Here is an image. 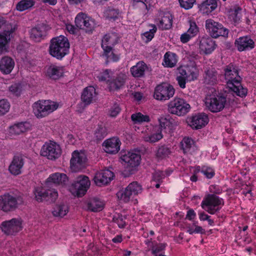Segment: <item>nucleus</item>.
<instances>
[{
  "mask_svg": "<svg viewBox=\"0 0 256 256\" xmlns=\"http://www.w3.org/2000/svg\"><path fill=\"white\" fill-rule=\"evenodd\" d=\"M22 220L20 218H12L2 222L1 229L7 235L14 234L22 230Z\"/></svg>",
  "mask_w": 256,
  "mask_h": 256,
  "instance_id": "nucleus-15",
  "label": "nucleus"
},
{
  "mask_svg": "<svg viewBox=\"0 0 256 256\" xmlns=\"http://www.w3.org/2000/svg\"><path fill=\"white\" fill-rule=\"evenodd\" d=\"M120 12L118 9L108 8L104 12V16L108 19H115L119 15Z\"/></svg>",
  "mask_w": 256,
  "mask_h": 256,
  "instance_id": "nucleus-49",
  "label": "nucleus"
},
{
  "mask_svg": "<svg viewBox=\"0 0 256 256\" xmlns=\"http://www.w3.org/2000/svg\"><path fill=\"white\" fill-rule=\"evenodd\" d=\"M180 6L182 8L188 10L192 8L196 3V0H178Z\"/></svg>",
  "mask_w": 256,
  "mask_h": 256,
  "instance_id": "nucleus-53",
  "label": "nucleus"
},
{
  "mask_svg": "<svg viewBox=\"0 0 256 256\" xmlns=\"http://www.w3.org/2000/svg\"><path fill=\"white\" fill-rule=\"evenodd\" d=\"M90 184L88 176H80L76 178V181L72 183L70 188L72 192L78 196H84Z\"/></svg>",
  "mask_w": 256,
  "mask_h": 256,
  "instance_id": "nucleus-12",
  "label": "nucleus"
},
{
  "mask_svg": "<svg viewBox=\"0 0 256 256\" xmlns=\"http://www.w3.org/2000/svg\"><path fill=\"white\" fill-rule=\"evenodd\" d=\"M69 211L68 204L64 203L57 204L54 208L52 214L55 217L63 218Z\"/></svg>",
  "mask_w": 256,
  "mask_h": 256,
  "instance_id": "nucleus-38",
  "label": "nucleus"
},
{
  "mask_svg": "<svg viewBox=\"0 0 256 256\" xmlns=\"http://www.w3.org/2000/svg\"><path fill=\"white\" fill-rule=\"evenodd\" d=\"M198 28L194 22H190V28L187 32L192 37L194 36L198 32Z\"/></svg>",
  "mask_w": 256,
  "mask_h": 256,
  "instance_id": "nucleus-57",
  "label": "nucleus"
},
{
  "mask_svg": "<svg viewBox=\"0 0 256 256\" xmlns=\"http://www.w3.org/2000/svg\"><path fill=\"white\" fill-rule=\"evenodd\" d=\"M163 137L161 128L156 126L153 128L152 131L150 134L144 137V140L150 142H156L161 140Z\"/></svg>",
  "mask_w": 256,
  "mask_h": 256,
  "instance_id": "nucleus-35",
  "label": "nucleus"
},
{
  "mask_svg": "<svg viewBox=\"0 0 256 256\" xmlns=\"http://www.w3.org/2000/svg\"><path fill=\"white\" fill-rule=\"evenodd\" d=\"M170 150L166 146H160L156 152V156L158 158H163L168 156L170 154Z\"/></svg>",
  "mask_w": 256,
  "mask_h": 256,
  "instance_id": "nucleus-48",
  "label": "nucleus"
},
{
  "mask_svg": "<svg viewBox=\"0 0 256 256\" xmlns=\"http://www.w3.org/2000/svg\"><path fill=\"white\" fill-rule=\"evenodd\" d=\"M224 204V200L214 194H208L202 202L204 209L210 214H214Z\"/></svg>",
  "mask_w": 256,
  "mask_h": 256,
  "instance_id": "nucleus-8",
  "label": "nucleus"
},
{
  "mask_svg": "<svg viewBox=\"0 0 256 256\" xmlns=\"http://www.w3.org/2000/svg\"><path fill=\"white\" fill-rule=\"evenodd\" d=\"M24 161V156L21 154L14 156L8 167L10 172L14 176L20 174L22 172Z\"/></svg>",
  "mask_w": 256,
  "mask_h": 256,
  "instance_id": "nucleus-19",
  "label": "nucleus"
},
{
  "mask_svg": "<svg viewBox=\"0 0 256 256\" xmlns=\"http://www.w3.org/2000/svg\"><path fill=\"white\" fill-rule=\"evenodd\" d=\"M75 23L78 28L86 31H92L95 27L94 21L83 13L77 15L75 18Z\"/></svg>",
  "mask_w": 256,
  "mask_h": 256,
  "instance_id": "nucleus-17",
  "label": "nucleus"
},
{
  "mask_svg": "<svg viewBox=\"0 0 256 256\" xmlns=\"http://www.w3.org/2000/svg\"><path fill=\"white\" fill-rule=\"evenodd\" d=\"M147 69L146 64L143 61H140L130 68V72L133 76L140 78L144 76Z\"/></svg>",
  "mask_w": 256,
  "mask_h": 256,
  "instance_id": "nucleus-34",
  "label": "nucleus"
},
{
  "mask_svg": "<svg viewBox=\"0 0 256 256\" xmlns=\"http://www.w3.org/2000/svg\"><path fill=\"white\" fill-rule=\"evenodd\" d=\"M174 92V89L172 85L162 83L156 87L154 97L157 100H166L172 97Z\"/></svg>",
  "mask_w": 256,
  "mask_h": 256,
  "instance_id": "nucleus-13",
  "label": "nucleus"
},
{
  "mask_svg": "<svg viewBox=\"0 0 256 256\" xmlns=\"http://www.w3.org/2000/svg\"><path fill=\"white\" fill-rule=\"evenodd\" d=\"M106 128L104 126H98L94 132L96 138L98 140L103 139L106 135Z\"/></svg>",
  "mask_w": 256,
  "mask_h": 256,
  "instance_id": "nucleus-52",
  "label": "nucleus"
},
{
  "mask_svg": "<svg viewBox=\"0 0 256 256\" xmlns=\"http://www.w3.org/2000/svg\"><path fill=\"white\" fill-rule=\"evenodd\" d=\"M113 221L120 228H124L126 224L124 216L122 215L118 214L114 216L113 218Z\"/></svg>",
  "mask_w": 256,
  "mask_h": 256,
  "instance_id": "nucleus-58",
  "label": "nucleus"
},
{
  "mask_svg": "<svg viewBox=\"0 0 256 256\" xmlns=\"http://www.w3.org/2000/svg\"><path fill=\"white\" fill-rule=\"evenodd\" d=\"M24 202L20 196H14L9 194L0 196V209L4 212L15 210Z\"/></svg>",
  "mask_w": 256,
  "mask_h": 256,
  "instance_id": "nucleus-4",
  "label": "nucleus"
},
{
  "mask_svg": "<svg viewBox=\"0 0 256 256\" xmlns=\"http://www.w3.org/2000/svg\"><path fill=\"white\" fill-rule=\"evenodd\" d=\"M104 206V203L98 198H92L87 202L88 209L94 212H97L102 210Z\"/></svg>",
  "mask_w": 256,
  "mask_h": 256,
  "instance_id": "nucleus-36",
  "label": "nucleus"
},
{
  "mask_svg": "<svg viewBox=\"0 0 256 256\" xmlns=\"http://www.w3.org/2000/svg\"><path fill=\"white\" fill-rule=\"evenodd\" d=\"M69 48L70 44L68 38L60 36L51 40L49 52L53 57L60 60L68 54Z\"/></svg>",
  "mask_w": 256,
  "mask_h": 256,
  "instance_id": "nucleus-2",
  "label": "nucleus"
},
{
  "mask_svg": "<svg viewBox=\"0 0 256 256\" xmlns=\"http://www.w3.org/2000/svg\"><path fill=\"white\" fill-rule=\"evenodd\" d=\"M10 91L16 96H19L22 92V86L19 84H12L9 88Z\"/></svg>",
  "mask_w": 256,
  "mask_h": 256,
  "instance_id": "nucleus-55",
  "label": "nucleus"
},
{
  "mask_svg": "<svg viewBox=\"0 0 256 256\" xmlns=\"http://www.w3.org/2000/svg\"><path fill=\"white\" fill-rule=\"evenodd\" d=\"M66 174L62 173L56 172L51 174L46 180V184L48 186L51 184H64L67 180Z\"/></svg>",
  "mask_w": 256,
  "mask_h": 256,
  "instance_id": "nucleus-33",
  "label": "nucleus"
},
{
  "mask_svg": "<svg viewBox=\"0 0 256 256\" xmlns=\"http://www.w3.org/2000/svg\"><path fill=\"white\" fill-rule=\"evenodd\" d=\"M118 40V36L115 32L106 34L102 42V47L104 50V56L106 58L108 61L116 62L119 56L114 54L112 51V47L116 44Z\"/></svg>",
  "mask_w": 256,
  "mask_h": 256,
  "instance_id": "nucleus-3",
  "label": "nucleus"
},
{
  "mask_svg": "<svg viewBox=\"0 0 256 256\" xmlns=\"http://www.w3.org/2000/svg\"><path fill=\"white\" fill-rule=\"evenodd\" d=\"M200 171L208 178H211L214 175V170L210 167L204 166Z\"/></svg>",
  "mask_w": 256,
  "mask_h": 256,
  "instance_id": "nucleus-54",
  "label": "nucleus"
},
{
  "mask_svg": "<svg viewBox=\"0 0 256 256\" xmlns=\"http://www.w3.org/2000/svg\"><path fill=\"white\" fill-rule=\"evenodd\" d=\"M58 197V193L54 188L46 190V201L50 202H54Z\"/></svg>",
  "mask_w": 256,
  "mask_h": 256,
  "instance_id": "nucleus-44",
  "label": "nucleus"
},
{
  "mask_svg": "<svg viewBox=\"0 0 256 256\" xmlns=\"http://www.w3.org/2000/svg\"><path fill=\"white\" fill-rule=\"evenodd\" d=\"M30 128V124L27 122H22L14 124L10 128L9 132L11 135H19Z\"/></svg>",
  "mask_w": 256,
  "mask_h": 256,
  "instance_id": "nucleus-32",
  "label": "nucleus"
},
{
  "mask_svg": "<svg viewBox=\"0 0 256 256\" xmlns=\"http://www.w3.org/2000/svg\"><path fill=\"white\" fill-rule=\"evenodd\" d=\"M47 30L46 26L44 24H38L31 29L30 34V38L34 42H40L45 35Z\"/></svg>",
  "mask_w": 256,
  "mask_h": 256,
  "instance_id": "nucleus-26",
  "label": "nucleus"
},
{
  "mask_svg": "<svg viewBox=\"0 0 256 256\" xmlns=\"http://www.w3.org/2000/svg\"><path fill=\"white\" fill-rule=\"evenodd\" d=\"M178 62L177 56L172 52H167L165 54L164 58L162 64L167 68H173L176 66Z\"/></svg>",
  "mask_w": 256,
  "mask_h": 256,
  "instance_id": "nucleus-39",
  "label": "nucleus"
},
{
  "mask_svg": "<svg viewBox=\"0 0 256 256\" xmlns=\"http://www.w3.org/2000/svg\"><path fill=\"white\" fill-rule=\"evenodd\" d=\"M152 26V29L150 30L149 32H145L144 34V36L146 38L147 41L150 40L154 38V33L156 32V28L154 26Z\"/></svg>",
  "mask_w": 256,
  "mask_h": 256,
  "instance_id": "nucleus-59",
  "label": "nucleus"
},
{
  "mask_svg": "<svg viewBox=\"0 0 256 256\" xmlns=\"http://www.w3.org/2000/svg\"><path fill=\"white\" fill-rule=\"evenodd\" d=\"M126 76L124 73L120 72L116 76H112L108 83V88L110 91H114L120 89L124 86Z\"/></svg>",
  "mask_w": 256,
  "mask_h": 256,
  "instance_id": "nucleus-23",
  "label": "nucleus"
},
{
  "mask_svg": "<svg viewBox=\"0 0 256 256\" xmlns=\"http://www.w3.org/2000/svg\"><path fill=\"white\" fill-rule=\"evenodd\" d=\"M181 145L184 153L192 154L197 150L194 140L189 138H184L181 142Z\"/></svg>",
  "mask_w": 256,
  "mask_h": 256,
  "instance_id": "nucleus-37",
  "label": "nucleus"
},
{
  "mask_svg": "<svg viewBox=\"0 0 256 256\" xmlns=\"http://www.w3.org/2000/svg\"><path fill=\"white\" fill-rule=\"evenodd\" d=\"M190 108L189 104L184 100L176 98L170 101L168 105V112L174 114L181 116L186 114L188 112Z\"/></svg>",
  "mask_w": 256,
  "mask_h": 256,
  "instance_id": "nucleus-10",
  "label": "nucleus"
},
{
  "mask_svg": "<svg viewBox=\"0 0 256 256\" xmlns=\"http://www.w3.org/2000/svg\"><path fill=\"white\" fill-rule=\"evenodd\" d=\"M14 66V60L9 56H4L0 60V70L4 74H10Z\"/></svg>",
  "mask_w": 256,
  "mask_h": 256,
  "instance_id": "nucleus-31",
  "label": "nucleus"
},
{
  "mask_svg": "<svg viewBox=\"0 0 256 256\" xmlns=\"http://www.w3.org/2000/svg\"><path fill=\"white\" fill-rule=\"evenodd\" d=\"M178 76L182 78H186L187 67L180 66L178 69Z\"/></svg>",
  "mask_w": 256,
  "mask_h": 256,
  "instance_id": "nucleus-61",
  "label": "nucleus"
},
{
  "mask_svg": "<svg viewBox=\"0 0 256 256\" xmlns=\"http://www.w3.org/2000/svg\"><path fill=\"white\" fill-rule=\"evenodd\" d=\"M224 75L228 87L237 96L244 97L246 95L247 90L241 85L242 78L236 67L231 64L227 66L225 69Z\"/></svg>",
  "mask_w": 256,
  "mask_h": 256,
  "instance_id": "nucleus-1",
  "label": "nucleus"
},
{
  "mask_svg": "<svg viewBox=\"0 0 256 256\" xmlns=\"http://www.w3.org/2000/svg\"><path fill=\"white\" fill-rule=\"evenodd\" d=\"M142 192V186L138 182H133L127 186L124 190L120 191L116 194L120 200L128 202Z\"/></svg>",
  "mask_w": 256,
  "mask_h": 256,
  "instance_id": "nucleus-7",
  "label": "nucleus"
},
{
  "mask_svg": "<svg viewBox=\"0 0 256 256\" xmlns=\"http://www.w3.org/2000/svg\"><path fill=\"white\" fill-rule=\"evenodd\" d=\"M58 108V104L51 100H38L33 104V111L37 118L48 116Z\"/></svg>",
  "mask_w": 256,
  "mask_h": 256,
  "instance_id": "nucleus-5",
  "label": "nucleus"
},
{
  "mask_svg": "<svg viewBox=\"0 0 256 256\" xmlns=\"http://www.w3.org/2000/svg\"><path fill=\"white\" fill-rule=\"evenodd\" d=\"M176 80H178V84L180 86L184 88L186 87V80H187L186 78H182L180 76H177Z\"/></svg>",
  "mask_w": 256,
  "mask_h": 256,
  "instance_id": "nucleus-63",
  "label": "nucleus"
},
{
  "mask_svg": "<svg viewBox=\"0 0 256 256\" xmlns=\"http://www.w3.org/2000/svg\"><path fill=\"white\" fill-rule=\"evenodd\" d=\"M205 26L207 32L214 38H218L219 36L226 37L228 36V30L212 19L206 20Z\"/></svg>",
  "mask_w": 256,
  "mask_h": 256,
  "instance_id": "nucleus-9",
  "label": "nucleus"
},
{
  "mask_svg": "<svg viewBox=\"0 0 256 256\" xmlns=\"http://www.w3.org/2000/svg\"><path fill=\"white\" fill-rule=\"evenodd\" d=\"M200 50L206 54H210L216 48L215 42L209 37H202L200 42Z\"/></svg>",
  "mask_w": 256,
  "mask_h": 256,
  "instance_id": "nucleus-28",
  "label": "nucleus"
},
{
  "mask_svg": "<svg viewBox=\"0 0 256 256\" xmlns=\"http://www.w3.org/2000/svg\"><path fill=\"white\" fill-rule=\"evenodd\" d=\"M120 140L114 137L106 140L102 145L106 153L114 154L120 150Z\"/></svg>",
  "mask_w": 256,
  "mask_h": 256,
  "instance_id": "nucleus-22",
  "label": "nucleus"
},
{
  "mask_svg": "<svg viewBox=\"0 0 256 256\" xmlns=\"http://www.w3.org/2000/svg\"><path fill=\"white\" fill-rule=\"evenodd\" d=\"M164 178L162 172L160 171L156 172L152 176L153 180L160 182L162 179Z\"/></svg>",
  "mask_w": 256,
  "mask_h": 256,
  "instance_id": "nucleus-60",
  "label": "nucleus"
},
{
  "mask_svg": "<svg viewBox=\"0 0 256 256\" xmlns=\"http://www.w3.org/2000/svg\"><path fill=\"white\" fill-rule=\"evenodd\" d=\"M34 4L32 0H22L16 5V8L20 12H22L32 8Z\"/></svg>",
  "mask_w": 256,
  "mask_h": 256,
  "instance_id": "nucleus-42",
  "label": "nucleus"
},
{
  "mask_svg": "<svg viewBox=\"0 0 256 256\" xmlns=\"http://www.w3.org/2000/svg\"><path fill=\"white\" fill-rule=\"evenodd\" d=\"M208 122L206 114L204 113L198 114L192 116L189 121L190 126L195 129H200L204 126Z\"/></svg>",
  "mask_w": 256,
  "mask_h": 256,
  "instance_id": "nucleus-21",
  "label": "nucleus"
},
{
  "mask_svg": "<svg viewBox=\"0 0 256 256\" xmlns=\"http://www.w3.org/2000/svg\"><path fill=\"white\" fill-rule=\"evenodd\" d=\"M86 162L85 154L78 150L74 151L70 159V168L72 172H76L84 168Z\"/></svg>",
  "mask_w": 256,
  "mask_h": 256,
  "instance_id": "nucleus-16",
  "label": "nucleus"
},
{
  "mask_svg": "<svg viewBox=\"0 0 256 256\" xmlns=\"http://www.w3.org/2000/svg\"><path fill=\"white\" fill-rule=\"evenodd\" d=\"M112 74L113 72L110 70H106L99 74L98 78L100 81H106L108 84L110 81L113 76Z\"/></svg>",
  "mask_w": 256,
  "mask_h": 256,
  "instance_id": "nucleus-45",
  "label": "nucleus"
},
{
  "mask_svg": "<svg viewBox=\"0 0 256 256\" xmlns=\"http://www.w3.org/2000/svg\"><path fill=\"white\" fill-rule=\"evenodd\" d=\"M160 128H168L170 130H172L176 127L179 124L178 121L172 118L170 115H162L158 118Z\"/></svg>",
  "mask_w": 256,
  "mask_h": 256,
  "instance_id": "nucleus-29",
  "label": "nucleus"
},
{
  "mask_svg": "<svg viewBox=\"0 0 256 256\" xmlns=\"http://www.w3.org/2000/svg\"><path fill=\"white\" fill-rule=\"evenodd\" d=\"M46 190L42 188H38L35 190L34 195L36 200L38 202L46 200Z\"/></svg>",
  "mask_w": 256,
  "mask_h": 256,
  "instance_id": "nucleus-47",
  "label": "nucleus"
},
{
  "mask_svg": "<svg viewBox=\"0 0 256 256\" xmlns=\"http://www.w3.org/2000/svg\"><path fill=\"white\" fill-rule=\"evenodd\" d=\"M235 44L240 52L252 49L254 47V42L248 36L240 38L236 40Z\"/></svg>",
  "mask_w": 256,
  "mask_h": 256,
  "instance_id": "nucleus-27",
  "label": "nucleus"
},
{
  "mask_svg": "<svg viewBox=\"0 0 256 256\" xmlns=\"http://www.w3.org/2000/svg\"><path fill=\"white\" fill-rule=\"evenodd\" d=\"M226 102L225 97L216 94H208L204 99L206 108L212 112H218L222 110Z\"/></svg>",
  "mask_w": 256,
  "mask_h": 256,
  "instance_id": "nucleus-6",
  "label": "nucleus"
},
{
  "mask_svg": "<svg viewBox=\"0 0 256 256\" xmlns=\"http://www.w3.org/2000/svg\"><path fill=\"white\" fill-rule=\"evenodd\" d=\"M240 10L241 8H240L239 7L235 8L234 10L231 11L230 16H232L233 15H234L236 17V20H239L240 18L239 16H238V14H239Z\"/></svg>",
  "mask_w": 256,
  "mask_h": 256,
  "instance_id": "nucleus-64",
  "label": "nucleus"
},
{
  "mask_svg": "<svg viewBox=\"0 0 256 256\" xmlns=\"http://www.w3.org/2000/svg\"><path fill=\"white\" fill-rule=\"evenodd\" d=\"M219 0H206L199 6L200 10L203 14H209L218 7Z\"/></svg>",
  "mask_w": 256,
  "mask_h": 256,
  "instance_id": "nucleus-30",
  "label": "nucleus"
},
{
  "mask_svg": "<svg viewBox=\"0 0 256 256\" xmlns=\"http://www.w3.org/2000/svg\"><path fill=\"white\" fill-rule=\"evenodd\" d=\"M186 76L188 80H192L196 79L198 75L197 68L194 66H187Z\"/></svg>",
  "mask_w": 256,
  "mask_h": 256,
  "instance_id": "nucleus-46",
  "label": "nucleus"
},
{
  "mask_svg": "<svg viewBox=\"0 0 256 256\" xmlns=\"http://www.w3.org/2000/svg\"><path fill=\"white\" fill-rule=\"evenodd\" d=\"M136 3L143 9V13L146 14L150 8V0H136Z\"/></svg>",
  "mask_w": 256,
  "mask_h": 256,
  "instance_id": "nucleus-51",
  "label": "nucleus"
},
{
  "mask_svg": "<svg viewBox=\"0 0 256 256\" xmlns=\"http://www.w3.org/2000/svg\"><path fill=\"white\" fill-rule=\"evenodd\" d=\"M64 72L63 68L53 65L48 68L46 74L51 78L56 80L62 76Z\"/></svg>",
  "mask_w": 256,
  "mask_h": 256,
  "instance_id": "nucleus-40",
  "label": "nucleus"
},
{
  "mask_svg": "<svg viewBox=\"0 0 256 256\" xmlns=\"http://www.w3.org/2000/svg\"><path fill=\"white\" fill-rule=\"evenodd\" d=\"M120 158L124 162L126 168L131 173L134 172L136 168L140 164L141 158L138 152L134 151L128 152L124 154H122Z\"/></svg>",
  "mask_w": 256,
  "mask_h": 256,
  "instance_id": "nucleus-14",
  "label": "nucleus"
},
{
  "mask_svg": "<svg viewBox=\"0 0 256 256\" xmlns=\"http://www.w3.org/2000/svg\"><path fill=\"white\" fill-rule=\"evenodd\" d=\"M192 38V36H191V35L186 32H185L181 35L180 38V41L182 43H186L188 41H189Z\"/></svg>",
  "mask_w": 256,
  "mask_h": 256,
  "instance_id": "nucleus-62",
  "label": "nucleus"
},
{
  "mask_svg": "<svg viewBox=\"0 0 256 256\" xmlns=\"http://www.w3.org/2000/svg\"><path fill=\"white\" fill-rule=\"evenodd\" d=\"M10 108V104L5 99L0 100V116L7 113Z\"/></svg>",
  "mask_w": 256,
  "mask_h": 256,
  "instance_id": "nucleus-50",
  "label": "nucleus"
},
{
  "mask_svg": "<svg viewBox=\"0 0 256 256\" xmlns=\"http://www.w3.org/2000/svg\"><path fill=\"white\" fill-rule=\"evenodd\" d=\"M40 155L50 160H54L60 156L62 150L57 143L50 141L46 142L40 150Z\"/></svg>",
  "mask_w": 256,
  "mask_h": 256,
  "instance_id": "nucleus-11",
  "label": "nucleus"
},
{
  "mask_svg": "<svg viewBox=\"0 0 256 256\" xmlns=\"http://www.w3.org/2000/svg\"><path fill=\"white\" fill-rule=\"evenodd\" d=\"M172 16L169 14H166L160 21L158 27L162 30H168L172 26Z\"/></svg>",
  "mask_w": 256,
  "mask_h": 256,
  "instance_id": "nucleus-41",
  "label": "nucleus"
},
{
  "mask_svg": "<svg viewBox=\"0 0 256 256\" xmlns=\"http://www.w3.org/2000/svg\"><path fill=\"white\" fill-rule=\"evenodd\" d=\"M121 108L118 104H114L110 108L109 111L110 116L111 117H116L120 112Z\"/></svg>",
  "mask_w": 256,
  "mask_h": 256,
  "instance_id": "nucleus-56",
  "label": "nucleus"
},
{
  "mask_svg": "<svg viewBox=\"0 0 256 256\" xmlns=\"http://www.w3.org/2000/svg\"><path fill=\"white\" fill-rule=\"evenodd\" d=\"M218 74L214 68L210 67L204 70L203 80L207 85L214 86L218 82Z\"/></svg>",
  "mask_w": 256,
  "mask_h": 256,
  "instance_id": "nucleus-24",
  "label": "nucleus"
},
{
  "mask_svg": "<svg viewBox=\"0 0 256 256\" xmlns=\"http://www.w3.org/2000/svg\"><path fill=\"white\" fill-rule=\"evenodd\" d=\"M96 96L95 88L92 86L86 88L81 95L82 102L78 106L80 110H83L85 106L92 102Z\"/></svg>",
  "mask_w": 256,
  "mask_h": 256,
  "instance_id": "nucleus-18",
  "label": "nucleus"
},
{
  "mask_svg": "<svg viewBox=\"0 0 256 256\" xmlns=\"http://www.w3.org/2000/svg\"><path fill=\"white\" fill-rule=\"evenodd\" d=\"M114 176V173L108 170H104L98 172L94 178V180L98 186H102L108 184Z\"/></svg>",
  "mask_w": 256,
  "mask_h": 256,
  "instance_id": "nucleus-20",
  "label": "nucleus"
},
{
  "mask_svg": "<svg viewBox=\"0 0 256 256\" xmlns=\"http://www.w3.org/2000/svg\"><path fill=\"white\" fill-rule=\"evenodd\" d=\"M131 118L134 124L150 121V118L148 116L144 115L140 112L132 114L131 116Z\"/></svg>",
  "mask_w": 256,
  "mask_h": 256,
  "instance_id": "nucleus-43",
  "label": "nucleus"
},
{
  "mask_svg": "<svg viewBox=\"0 0 256 256\" xmlns=\"http://www.w3.org/2000/svg\"><path fill=\"white\" fill-rule=\"evenodd\" d=\"M16 29V25L8 24L7 25L6 30H4L2 34H0V52H2L6 50V44L10 40L11 34Z\"/></svg>",
  "mask_w": 256,
  "mask_h": 256,
  "instance_id": "nucleus-25",
  "label": "nucleus"
}]
</instances>
